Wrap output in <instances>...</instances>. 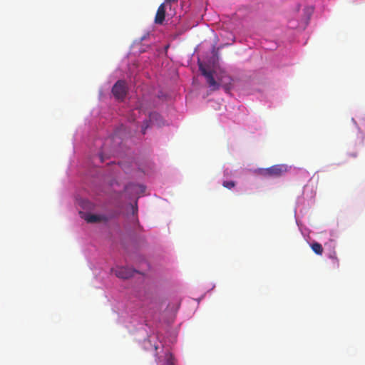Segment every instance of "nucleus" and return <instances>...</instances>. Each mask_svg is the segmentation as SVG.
<instances>
[{
  "instance_id": "obj_1",
  "label": "nucleus",
  "mask_w": 365,
  "mask_h": 365,
  "mask_svg": "<svg viewBox=\"0 0 365 365\" xmlns=\"http://www.w3.org/2000/svg\"><path fill=\"white\" fill-rule=\"evenodd\" d=\"M199 69L202 76L206 78L207 83L211 91H217L220 88V85L226 91L230 89L232 79L230 76H222L217 78V81L213 76V71H207L202 63L199 64Z\"/></svg>"
},
{
  "instance_id": "obj_2",
  "label": "nucleus",
  "mask_w": 365,
  "mask_h": 365,
  "mask_svg": "<svg viewBox=\"0 0 365 365\" xmlns=\"http://www.w3.org/2000/svg\"><path fill=\"white\" fill-rule=\"evenodd\" d=\"M260 170L264 176L280 177L287 172L288 168L286 165H274L266 169H260Z\"/></svg>"
},
{
  "instance_id": "obj_3",
  "label": "nucleus",
  "mask_w": 365,
  "mask_h": 365,
  "mask_svg": "<svg viewBox=\"0 0 365 365\" xmlns=\"http://www.w3.org/2000/svg\"><path fill=\"white\" fill-rule=\"evenodd\" d=\"M112 93L118 100H123L127 93L126 83L124 81H118L112 88Z\"/></svg>"
},
{
  "instance_id": "obj_4",
  "label": "nucleus",
  "mask_w": 365,
  "mask_h": 365,
  "mask_svg": "<svg viewBox=\"0 0 365 365\" xmlns=\"http://www.w3.org/2000/svg\"><path fill=\"white\" fill-rule=\"evenodd\" d=\"M115 274L117 277L127 279L133 275L134 270L128 267H118L114 271Z\"/></svg>"
},
{
  "instance_id": "obj_5",
  "label": "nucleus",
  "mask_w": 365,
  "mask_h": 365,
  "mask_svg": "<svg viewBox=\"0 0 365 365\" xmlns=\"http://www.w3.org/2000/svg\"><path fill=\"white\" fill-rule=\"evenodd\" d=\"M165 3L161 4L157 10L155 17V23L157 24H162L165 21Z\"/></svg>"
},
{
  "instance_id": "obj_6",
  "label": "nucleus",
  "mask_w": 365,
  "mask_h": 365,
  "mask_svg": "<svg viewBox=\"0 0 365 365\" xmlns=\"http://www.w3.org/2000/svg\"><path fill=\"white\" fill-rule=\"evenodd\" d=\"M84 220L88 223H96L101 222L103 217L101 215H94V214H84L83 217Z\"/></svg>"
},
{
  "instance_id": "obj_7",
  "label": "nucleus",
  "mask_w": 365,
  "mask_h": 365,
  "mask_svg": "<svg viewBox=\"0 0 365 365\" xmlns=\"http://www.w3.org/2000/svg\"><path fill=\"white\" fill-rule=\"evenodd\" d=\"M311 247H312V250H313V252L318 255H322V253H323V247L322 246V245L319 242H314L311 245Z\"/></svg>"
},
{
  "instance_id": "obj_8",
  "label": "nucleus",
  "mask_w": 365,
  "mask_h": 365,
  "mask_svg": "<svg viewBox=\"0 0 365 365\" xmlns=\"http://www.w3.org/2000/svg\"><path fill=\"white\" fill-rule=\"evenodd\" d=\"M222 185L223 187L230 190L235 186V182L234 181H224Z\"/></svg>"
},
{
  "instance_id": "obj_9",
  "label": "nucleus",
  "mask_w": 365,
  "mask_h": 365,
  "mask_svg": "<svg viewBox=\"0 0 365 365\" xmlns=\"http://www.w3.org/2000/svg\"><path fill=\"white\" fill-rule=\"evenodd\" d=\"M167 365H174L173 356L170 353L166 354Z\"/></svg>"
},
{
  "instance_id": "obj_10",
  "label": "nucleus",
  "mask_w": 365,
  "mask_h": 365,
  "mask_svg": "<svg viewBox=\"0 0 365 365\" xmlns=\"http://www.w3.org/2000/svg\"><path fill=\"white\" fill-rule=\"evenodd\" d=\"M330 258H331L336 262L337 266L339 265V259H338L337 257L336 256L335 252H334L333 255H330Z\"/></svg>"
},
{
  "instance_id": "obj_11",
  "label": "nucleus",
  "mask_w": 365,
  "mask_h": 365,
  "mask_svg": "<svg viewBox=\"0 0 365 365\" xmlns=\"http://www.w3.org/2000/svg\"><path fill=\"white\" fill-rule=\"evenodd\" d=\"M165 2H169V3H171V2H175L177 1L178 0H165Z\"/></svg>"
},
{
  "instance_id": "obj_12",
  "label": "nucleus",
  "mask_w": 365,
  "mask_h": 365,
  "mask_svg": "<svg viewBox=\"0 0 365 365\" xmlns=\"http://www.w3.org/2000/svg\"><path fill=\"white\" fill-rule=\"evenodd\" d=\"M100 158H101V162H103V156L101 155H100Z\"/></svg>"
},
{
  "instance_id": "obj_13",
  "label": "nucleus",
  "mask_w": 365,
  "mask_h": 365,
  "mask_svg": "<svg viewBox=\"0 0 365 365\" xmlns=\"http://www.w3.org/2000/svg\"><path fill=\"white\" fill-rule=\"evenodd\" d=\"M143 134L145 133V129L144 128L143 129Z\"/></svg>"
},
{
  "instance_id": "obj_14",
  "label": "nucleus",
  "mask_w": 365,
  "mask_h": 365,
  "mask_svg": "<svg viewBox=\"0 0 365 365\" xmlns=\"http://www.w3.org/2000/svg\"><path fill=\"white\" fill-rule=\"evenodd\" d=\"M363 121H364V122H365V118H363Z\"/></svg>"
}]
</instances>
